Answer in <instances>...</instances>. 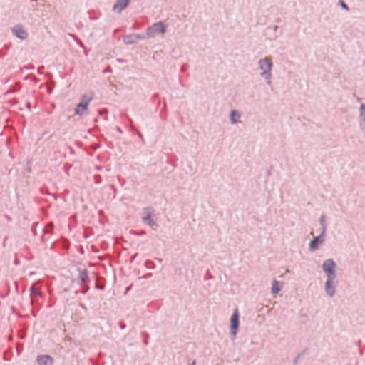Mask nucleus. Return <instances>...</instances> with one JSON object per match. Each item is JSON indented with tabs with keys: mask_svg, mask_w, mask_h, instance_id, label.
Here are the masks:
<instances>
[{
	"mask_svg": "<svg viewBox=\"0 0 365 365\" xmlns=\"http://www.w3.org/2000/svg\"><path fill=\"white\" fill-rule=\"evenodd\" d=\"M336 268V264L332 259H328L322 264V269L327 275L324 289L326 294L330 297H333L336 293V285L334 284Z\"/></svg>",
	"mask_w": 365,
	"mask_h": 365,
	"instance_id": "f257e3e1",
	"label": "nucleus"
},
{
	"mask_svg": "<svg viewBox=\"0 0 365 365\" xmlns=\"http://www.w3.org/2000/svg\"><path fill=\"white\" fill-rule=\"evenodd\" d=\"M93 98V93L83 94L81 96L79 103L74 108V114L82 116L88 113V105Z\"/></svg>",
	"mask_w": 365,
	"mask_h": 365,
	"instance_id": "f03ea898",
	"label": "nucleus"
},
{
	"mask_svg": "<svg viewBox=\"0 0 365 365\" xmlns=\"http://www.w3.org/2000/svg\"><path fill=\"white\" fill-rule=\"evenodd\" d=\"M259 66L262 71L260 76L266 79L267 84L270 86L272 83V69L273 67L272 61L269 58L260 59L259 61Z\"/></svg>",
	"mask_w": 365,
	"mask_h": 365,
	"instance_id": "7ed1b4c3",
	"label": "nucleus"
},
{
	"mask_svg": "<svg viewBox=\"0 0 365 365\" xmlns=\"http://www.w3.org/2000/svg\"><path fill=\"white\" fill-rule=\"evenodd\" d=\"M166 31L165 25L162 22H156L149 26L146 31V35L148 38H153L160 34H164Z\"/></svg>",
	"mask_w": 365,
	"mask_h": 365,
	"instance_id": "20e7f679",
	"label": "nucleus"
},
{
	"mask_svg": "<svg viewBox=\"0 0 365 365\" xmlns=\"http://www.w3.org/2000/svg\"><path fill=\"white\" fill-rule=\"evenodd\" d=\"M239 328V312L237 309L233 312L230 319V329L231 334L233 338H235Z\"/></svg>",
	"mask_w": 365,
	"mask_h": 365,
	"instance_id": "39448f33",
	"label": "nucleus"
},
{
	"mask_svg": "<svg viewBox=\"0 0 365 365\" xmlns=\"http://www.w3.org/2000/svg\"><path fill=\"white\" fill-rule=\"evenodd\" d=\"M144 38H145V36L143 35L138 34H132L125 36L123 38V41L125 44L130 45V44L135 43L138 42V40L144 39Z\"/></svg>",
	"mask_w": 365,
	"mask_h": 365,
	"instance_id": "423d86ee",
	"label": "nucleus"
},
{
	"mask_svg": "<svg viewBox=\"0 0 365 365\" xmlns=\"http://www.w3.org/2000/svg\"><path fill=\"white\" fill-rule=\"evenodd\" d=\"M324 235H325V234H322V232L319 236L314 237V239L311 241V242L309 244V250H317L319 248V245H322L324 243V240H325Z\"/></svg>",
	"mask_w": 365,
	"mask_h": 365,
	"instance_id": "0eeeda50",
	"label": "nucleus"
},
{
	"mask_svg": "<svg viewBox=\"0 0 365 365\" xmlns=\"http://www.w3.org/2000/svg\"><path fill=\"white\" fill-rule=\"evenodd\" d=\"M12 33L17 38L24 40L28 37L26 31L23 28L21 25H16L12 28Z\"/></svg>",
	"mask_w": 365,
	"mask_h": 365,
	"instance_id": "6e6552de",
	"label": "nucleus"
},
{
	"mask_svg": "<svg viewBox=\"0 0 365 365\" xmlns=\"http://www.w3.org/2000/svg\"><path fill=\"white\" fill-rule=\"evenodd\" d=\"M130 0H116L115 4L113 6V10L120 13L123 9L126 8L129 4Z\"/></svg>",
	"mask_w": 365,
	"mask_h": 365,
	"instance_id": "1a4fd4ad",
	"label": "nucleus"
},
{
	"mask_svg": "<svg viewBox=\"0 0 365 365\" xmlns=\"http://www.w3.org/2000/svg\"><path fill=\"white\" fill-rule=\"evenodd\" d=\"M37 362L39 365H52L53 359L49 355H41L37 357Z\"/></svg>",
	"mask_w": 365,
	"mask_h": 365,
	"instance_id": "9d476101",
	"label": "nucleus"
},
{
	"mask_svg": "<svg viewBox=\"0 0 365 365\" xmlns=\"http://www.w3.org/2000/svg\"><path fill=\"white\" fill-rule=\"evenodd\" d=\"M283 287V284L276 279H274L272 284V293L276 294L279 293Z\"/></svg>",
	"mask_w": 365,
	"mask_h": 365,
	"instance_id": "9b49d317",
	"label": "nucleus"
},
{
	"mask_svg": "<svg viewBox=\"0 0 365 365\" xmlns=\"http://www.w3.org/2000/svg\"><path fill=\"white\" fill-rule=\"evenodd\" d=\"M78 278L81 284H86L89 282L88 271L86 269L80 270Z\"/></svg>",
	"mask_w": 365,
	"mask_h": 365,
	"instance_id": "f8f14e48",
	"label": "nucleus"
},
{
	"mask_svg": "<svg viewBox=\"0 0 365 365\" xmlns=\"http://www.w3.org/2000/svg\"><path fill=\"white\" fill-rule=\"evenodd\" d=\"M241 118V114L236 110H233L230 113V121L232 123L235 124L239 122Z\"/></svg>",
	"mask_w": 365,
	"mask_h": 365,
	"instance_id": "ddd939ff",
	"label": "nucleus"
},
{
	"mask_svg": "<svg viewBox=\"0 0 365 365\" xmlns=\"http://www.w3.org/2000/svg\"><path fill=\"white\" fill-rule=\"evenodd\" d=\"M365 124V104L360 106L359 125L361 127Z\"/></svg>",
	"mask_w": 365,
	"mask_h": 365,
	"instance_id": "4468645a",
	"label": "nucleus"
},
{
	"mask_svg": "<svg viewBox=\"0 0 365 365\" xmlns=\"http://www.w3.org/2000/svg\"><path fill=\"white\" fill-rule=\"evenodd\" d=\"M142 220L145 223L150 226H153L156 224L155 221L151 218L150 213H148L145 216L143 217Z\"/></svg>",
	"mask_w": 365,
	"mask_h": 365,
	"instance_id": "2eb2a0df",
	"label": "nucleus"
},
{
	"mask_svg": "<svg viewBox=\"0 0 365 365\" xmlns=\"http://www.w3.org/2000/svg\"><path fill=\"white\" fill-rule=\"evenodd\" d=\"M30 294H31V297L33 298L36 296H40L41 291L38 287H36L34 284H33L30 288Z\"/></svg>",
	"mask_w": 365,
	"mask_h": 365,
	"instance_id": "dca6fc26",
	"label": "nucleus"
},
{
	"mask_svg": "<svg viewBox=\"0 0 365 365\" xmlns=\"http://www.w3.org/2000/svg\"><path fill=\"white\" fill-rule=\"evenodd\" d=\"M325 215H322L320 219H319V221H320V224L322 225V234H325V232H326V229H327V226H326V223H325Z\"/></svg>",
	"mask_w": 365,
	"mask_h": 365,
	"instance_id": "f3484780",
	"label": "nucleus"
},
{
	"mask_svg": "<svg viewBox=\"0 0 365 365\" xmlns=\"http://www.w3.org/2000/svg\"><path fill=\"white\" fill-rule=\"evenodd\" d=\"M340 5L345 10H346V11L349 10V6H347V4L343 0H340Z\"/></svg>",
	"mask_w": 365,
	"mask_h": 365,
	"instance_id": "a211bd4d",
	"label": "nucleus"
},
{
	"mask_svg": "<svg viewBox=\"0 0 365 365\" xmlns=\"http://www.w3.org/2000/svg\"><path fill=\"white\" fill-rule=\"evenodd\" d=\"M107 110L106 109H103V110H98V113H99V115H104L106 113H107Z\"/></svg>",
	"mask_w": 365,
	"mask_h": 365,
	"instance_id": "6ab92c4d",
	"label": "nucleus"
},
{
	"mask_svg": "<svg viewBox=\"0 0 365 365\" xmlns=\"http://www.w3.org/2000/svg\"><path fill=\"white\" fill-rule=\"evenodd\" d=\"M144 343H145V344H148V341H147V340H145V341H144Z\"/></svg>",
	"mask_w": 365,
	"mask_h": 365,
	"instance_id": "aec40b11",
	"label": "nucleus"
},
{
	"mask_svg": "<svg viewBox=\"0 0 365 365\" xmlns=\"http://www.w3.org/2000/svg\"><path fill=\"white\" fill-rule=\"evenodd\" d=\"M192 365H196V364H195V361H194L192 363Z\"/></svg>",
	"mask_w": 365,
	"mask_h": 365,
	"instance_id": "412c9836",
	"label": "nucleus"
}]
</instances>
